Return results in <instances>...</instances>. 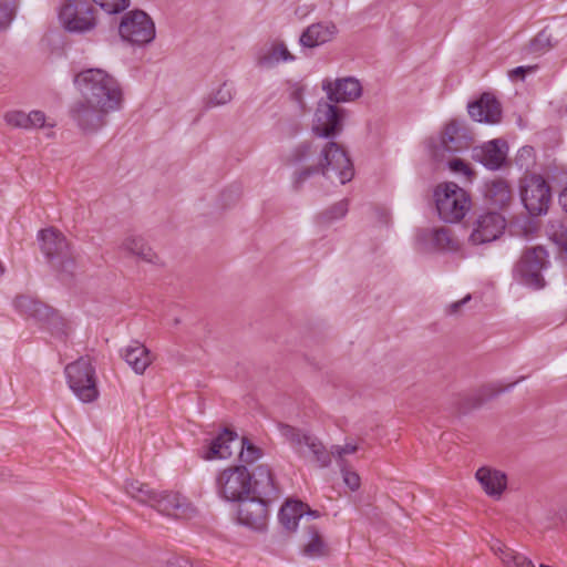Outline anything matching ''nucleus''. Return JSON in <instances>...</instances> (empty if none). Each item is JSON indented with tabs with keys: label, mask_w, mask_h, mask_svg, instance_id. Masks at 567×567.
<instances>
[{
	"label": "nucleus",
	"mask_w": 567,
	"mask_h": 567,
	"mask_svg": "<svg viewBox=\"0 0 567 567\" xmlns=\"http://www.w3.org/2000/svg\"><path fill=\"white\" fill-rule=\"evenodd\" d=\"M235 449L239 450V460L245 464H251L262 456V450L252 444L247 437H239L236 432L225 429L210 442L205 458H228L233 455Z\"/></svg>",
	"instance_id": "5"
},
{
	"label": "nucleus",
	"mask_w": 567,
	"mask_h": 567,
	"mask_svg": "<svg viewBox=\"0 0 567 567\" xmlns=\"http://www.w3.org/2000/svg\"><path fill=\"white\" fill-rule=\"evenodd\" d=\"M475 476L485 493L492 497L499 498L507 487V476L502 471L483 466L476 471Z\"/></svg>",
	"instance_id": "22"
},
{
	"label": "nucleus",
	"mask_w": 567,
	"mask_h": 567,
	"mask_svg": "<svg viewBox=\"0 0 567 567\" xmlns=\"http://www.w3.org/2000/svg\"><path fill=\"white\" fill-rule=\"evenodd\" d=\"M14 17V7L8 2L0 0V30H6Z\"/></svg>",
	"instance_id": "42"
},
{
	"label": "nucleus",
	"mask_w": 567,
	"mask_h": 567,
	"mask_svg": "<svg viewBox=\"0 0 567 567\" xmlns=\"http://www.w3.org/2000/svg\"><path fill=\"white\" fill-rule=\"evenodd\" d=\"M279 522L288 532L299 527L302 530L300 546L305 556L320 558L329 555V547L324 542L319 526L315 519L320 517L318 511H312L300 501H287L279 512Z\"/></svg>",
	"instance_id": "2"
},
{
	"label": "nucleus",
	"mask_w": 567,
	"mask_h": 567,
	"mask_svg": "<svg viewBox=\"0 0 567 567\" xmlns=\"http://www.w3.org/2000/svg\"><path fill=\"white\" fill-rule=\"evenodd\" d=\"M82 100L70 109V115L84 133H96L107 123V116L120 111L124 102L117 79L103 69H87L75 75Z\"/></svg>",
	"instance_id": "1"
},
{
	"label": "nucleus",
	"mask_w": 567,
	"mask_h": 567,
	"mask_svg": "<svg viewBox=\"0 0 567 567\" xmlns=\"http://www.w3.org/2000/svg\"><path fill=\"white\" fill-rule=\"evenodd\" d=\"M533 155V147L530 146H525L523 147L520 151H519V155H518V161H520L523 157L527 156V157H532Z\"/></svg>",
	"instance_id": "52"
},
{
	"label": "nucleus",
	"mask_w": 567,
	"mask_h": 567,
	"mask_svg": "<svg viewBox=\"0 0 567 567\" xmlns=\"http://www.w3.org/2000/svg\"><path fill=\"white\" fill-rule=\"evenodd\" d=\"M6 122L13 126L24 130L41 128L45 125V114L42 111H10L4 115Z\"/></svg>",
	"instance_id": "25"
},
{
	"label": "nucleus",
	"mask_w": 567,
	"mask_h": 567,
	"mask_svg": "<svg viewBox=\"0 0 567 567\" xmlns=\"http://www.w3.org/2000/svg\"><path fill=\"white\" fill-rule=\"evenodd\" d=\"M125 493L136 502L152 507L156 498L157 491L148 484L138 481H127L124 486Z\"/></svg>",
	"instance_id": "32"
},
{
	"label": "nucleus",
	"mask_w": 567,
	"mask_h": 567,
	"mask_svg": "<svg viewBox=\"0 0 567 567\" xmlns=\"http://www.w3.org/2000/svg\"><path fill=\"white\" fill-rule=\"evenodd\" d=\"M238 503V522L254 530H264L267 525L268 504L270 502L249 495Z\"/></svg>",
	"instance_id": "16"
},
{
	"label": "nucleus",
	"mask_w": 567,
	"mask_h": 567,
	"mask_svg": "<svg viewBox=\"0 0 567 567\" xmlns=\"http://www.w3.org/2000/svg\"><path fill=\"white\" fill-rule=\"evenodd\" d=\"M293 60L295 56L289 52L286 44L284 42H276L258 55L257 64L260 68L271 69L281 61L291 62Z\"/></svg>",
	"instance_id": "26"
},
{
	"label": "nucleus",
	"mask_w": 567,
	"mask_h": 567,
	"mask_svg": "<svg viewBox=\"0 0 567 567\" xmlns=\"http://www.w3.org/2000/svg\"><path fill=\"white\" fill-rule=\"evenodd\" d=\"M349 209V203L347 199H342L332 206H330L328 209L322 212L319 215V220L321 223H331L337 219L343 218Z\"/></svg>",
	"instance_id": "38"
},
{
	"label": "nucleus",
	"mask_w": 567,
	"mask_h": 567,
	"mask_svg": "<svg viewBox=\"0 0 567 567\" xmlns=\"http://www.w3.org/2000/svg\"><path fill=\"white\" fill-rule=\"evenodd\" d=\"M556 243L559 247V252L563 257L567 258V233L555 235Z\"/></svg>",
	"instance_id": "48"
},
{
	"label": "nucleus",
	"mask_w": 567,
	"mask_h": 567,
	"mask_svg": "<svg viewBox=\"0 0 567 567\" xmlns=\"http://www.w3.org/2000/svg\"><path fill=\"white\" fill-rule=\"evenodd\" d=\"M342 473L344 484L351 489L357 491L360 487V476L357 472L348 468L347 465L339 466Z\"/></svg>",
	"instance_id": "44"
},
{
	"label": "nucleus",
	"mask_w": 567,
	"mask_h": 567,
	"mask_svg": "<svg viewBox=\"0 0 567 567\" xmlns=\"http://www.w3.org/2000/svg\"><path fill=\"white\" fill-rule=\"evenodd\" d=\"M551 33L548 29L542 30L534 39L530 40L525 50L533 54H543L551 47Z\"/></svg>",
	"instance_id": "37"
},
{
	"label": "nucleus",
	"mask_w": 567,
	"mask_h": 567,
	"mask_svg": "<svg viewBox=\"0 0 567 567\" xmlns=\"http://www.w3.org/2000/svg\"><path fill=\"white\" fill-rule=\"evenodd\" d=\"M41 250L47 257L59 280L70 284L78 272V261L65 236L53 229H43L39 233Z\"/></svg>",
	"instance_id": "4"
},
{
	"label": "nucleus",
	"mask_w": 567,
	"mask_h": 567,
	"mask_svg": "<svg viewBox=\"0 0 567 567\" xmlns=\"http://www.w3.org/2000/svg\"><path fill=\"white\" fill-rule=\"evenodd\" d=\"M233 100V89L231 86L224 82L219 85L218 89L213 91L205 101V106L207 109L220 106L229 103Z\"/></svg>",
	"instance_id": "36"
},
{
	"label": "nucleus",
	"mask_w": 567,
	"mask_h": 567,
	"mask_svg": "<svg viewBox=\"0 0 567 567\" xmlns=\"http://www.w3.org/2000/svg\"><path fill=\"white\" fill-rule=\"evenodd\" d=\"M505 218L496 212H487L477 216L470 241L473 245H482L496 240L504 231Z\"/></svg>",
	"instance_id": "15"
},
{
	"label": "nucleus",
	"mask_w": 567,
	"mask_h": 567,
	"mask_svg": "<svg viewBox=\"0 0 567 567\" xmlns=\"http://www.w3.org/2000/svg\"><path fill=\"white\" fill-rule=\"evenodd\" d=\"M439 216L446 223L462 220L471 208L470 195L455 183H444L434 190Z\"/></svg>",
	"instance_id": "6"
},
{
	"label": "nucleus",
	"mask_w": 567,
	"mask_h": 567,
	"mask_svg": "<svg viewBox=\"0 0 567 567\" xmlns=\"http://www.w3.org/2000/svg\"><path fill=\"white\" fill-rule=\"evenodd\" d=\"M359 450L358 445L352 443H347L343 446L333 445L329 453H331V458L334 457L338 466L347 465V461L344 458L346 455L353 454Z\"/></svg>",
	"instance_id": "40"
},
{
	"label": "nucleus",
	"mask_w": 567,
	"mask_h": 567,
	"mask_svg": "<svg viewBox=\"0 0 567 567\" xmlns=\"http://www.w3.org/2000/svg\"><path fill=\"white\" fill-rule=\"evenodd\" d=\"M534 68L532 66H518L516 69H514L512 72H511V76L514 78V76H520L522 79H524L525 74L529 71H532Z\"/></svg>",
	"instance_id": "50"
},
{
	"label": "nucleus",
	"mask_w": 567,
	"mask_h": 567,
	"mask_svg": "<svg viewBox=\"0 0 567 567\" xmlns=\"http://www.w3.org/2000/svg\"><path fill=\"white\" fill-rule=\"evenodd\" d=\"M239 196H240V192L238 188H234V189L230 188V189L225 190L221 194V198L225 200V205L235 203L236 200H238Z\"/></svg>",
	"instance_id": "46"
},
{
	"label": "nucleus",
	"mask_w": 567,
	"mask_h": 567,
	"mask_svg": "<svg viewBox=\"0 0 567 567\" xmlns=\"http://www.w3.org/2000/svg\"><path fill=\"white\" fill-rule=\"evenodd\" d=\"M168 567H193V563L185 557H173L168 560Z\"/></svg>",
	"instance_id": "49"
},
{
	"label": "nucleus",
	"mask_w": 567,
	"mask_h": 567,
	"mask_svg": "<svg viewBox=\"0 0 567 567\" xmlns=\"http://www.w3.org/2000/svg\"><path fill=\"white\" fill-rule=\"evenodd\" d=\"M14 307L21 313L39 320L47 319L51 312L50 308L29 296H18L14 299Z\"/></svg>",
	"instance_id": "30"
},
{
	"label": "nucleus",
	"mask_w": 567,
	"mask_h": 567,
	"mask_svg": "<svg viewBox=\"0 0 567 567\" xmlns=\"http://www.w3.org/2000/svg\"><path fill=\"white\" fill-rule=\"evenodd\" d=\"M547 258L548 254L542 246L527 248L517 261L514 275L523 285L536 290L542 289L545 287L542 271L548 266Z\"/></svg>",
	"instance_id": "8"
},
{
	"label": "nucleus",
	"mask_w": 567,
	"mask_h": 567,
	"mask_svg": "<svg viewBox=\"0 0 567 567\" xmlns=\"http://www.w3.org/2000/svg\"><path fill=\"white\" fill-rule=\"evenodd\" d=\"M520 198L533 216H539L547 212L550 203V188L539 175H528L520 181Z\"/></svg>",
	"instance_id": "11"
},
{
	"label": "nucleus",
	"mask_w": 567,
	"mask_h": 567,
	"mask_svg": "<svg viewBox=\"0 0 567 567\" xmlns=\"http://www.w3.org/2000/svg\"><path fill=\"white\" fill-rule=\"evenodd\" d=\"M507 143L503 140H493L475 148L473 158L489 169H498L505 162Z\"/></svg>",
	"instance_id": "20"
},
{
	"label": "nucleus",
	"mask_w": 567,
	"mask_h": 567,
	"mask_svg": "<svg viewBox=\"0 0 567 567\" xmlns=\"http://www.w3.org/2000/svg\"><path fill=\"white\" fill-rule=\"evenodd\" d=\"M343 128V110L324 101L318 103L312 132L318 137L332 138Z\"/></svg>",
	"instance_id": "13"
},
{
	"label": "nucleus",
	"mask_w": 567,
	"mask_h": 567,
	"mask_svg": "<svg viewBox=\"0 0 567 567\" xmlns=\"http://www.w3.org/2000/svg\"><path fill=\"white\" fill-rule=\"evenodd\" d=\"M122 249L147 262H156L157 256L144 239L138 236H127L122 243Z\"/></svg>",
	"instance_id": "31"
},
{
	"label": "nucleus",
	"mask_w": 567,
	"mask_h": 567,
	"mask_svg": "<svg viewBox=\"0 0 567 567\" xmlns=\"http://www.w3.org/2000/svg\"><path fill=\"white\" fill-rule=\"evenodd\" d=\"M520 380H524V377H520V379H517V381L514 383L516 384L517 382H520Z\"/></svg>",
	"instance_id": "55"
},
{
	"label": "nucleus",
	"mask_w": 567,
	"mask_h": 567,
	"mask_svg": "<svg viewBox=\"0 0 567 567\" xmlns=\"http://www.w3.org/2000/svg\"><path fill=\"white\" fill-rule=\"evenodd\" d=\"M289 99L297 104L300 114L306 112V104L303 102V86L298 83L291 84L289 86Z\"/></svg>",
	"instance_id": "43"
},
{
	"label": "nucleus",
	"mask_w": 567,
	"mask_h": 567,
	"mask_svg": "<svg viewBox=\"0 0 567 567\" xmlns=\"http://www.w3.org/2000/svg\"><path fill=\"white\" fill-rule=\"evenodd\" d=\"M278 430L280 435L290 444L299 456H306L308 445L316 437V435L308 431H303L285 423H279Z\"/></svg>",
	"instance_id": "24"
},
{
	"label": "nucleus",
	"mask_w": 567,
	"mask_h": 567,
	"mask_svg": "<svg viewBox=\"0 0 567 567\" xmlns=\"http://www.w3.org/2000/svg\"><path fill=\"white\" fill-rule=\"evenodd\" d=\"M520 380H524V377H520V379H517V381L514 383L516 384L517 382H520Z\"/></svg>",
	"instance_id": "54"
},
{
	"label": "nucleus",
	"mask_w": 567,
	"mask_h": 567,
	"mask_svg": "<svg viewBox=\"0 0 567 567\" xmlns=\"http://www.w3.org/2000/svg\"><path fill=\"white\" fill-rule=\"evenodd\" d=\"M460 131H461V126H460L458 122L451 121L450 123H447L445 126V130L439 141V145L431 144V147L433 148L432 155L439 159L441 157L442 152L456 151L458 148V144H457L456 140L458 137Z\"/></svg>",
	"instance_id": "28"
},
{
	"label": "nucleus",
	"mask_w": 567,
	"mask_h": 567,
	"mask_svg": "<svg viewBox=\"0 0 567 567\" xmlns=\"http://www.w3.org/2000/svg\"><path fill=\"white\" fill-rule=\"evenodd\" d=\"M492 550L499 557L505 567H535L529 558L508 548L501 542L492 545Z\"/></svg>",
	"instance_id": "29"
},
{
	"label": "nucleus",
	"mask_w": 567,
	"mask_h": 567,
	"mask_svg": "<svg viewBox=\"0 0 567 567\" xmlns=\"http://www.w3.org/2000/svg\"><path fill=\"white\" fill-rule=\"evenodd\" d=\"M3 274V267L2 265L0 264V276Z\"/></svg>",
	"instance_id": "53"
},
{
	"label": "nucleus",
	"mask_w": 567,
	"mask_h": 567,
	"mask_svg": "<svg viewBox=\"0 0 567 567\" xmlns=\"http://www.w3.org/2000/svg\"><path fill=\"white\" fill-rule=\"evenodd\" d=\"M559 204L563 210L567 214V186L559 194Z\"/></svg>",
	"instance_id": "51"
},
{
	"label": "nucleus",
	"mask_w": 567,
	"mask_h": 567,
	"mask_svg": "<svg viewBox=\"0 0 567 567\" xmlns=\"http://www.w3.org/2000/svg\"><path fill=\"white\" fill-rule=\"evenodd\" d=\"M470 116L477 122L496 124L502 117L501 103L491 93H484L482 96L468 104Z\"/></svg>",
	"instance_id": "17"
},
{
	"label": "nucleus",
	"mask_w": 567,
	"mask_h": 567,
	"mask_svg": "<svg viewBox=\"0 0 567 567\" xmlns=\"http://www.w3.org/2000/svg\"><path fill=\"white\" fill-rule=\"evenodd\" d=\"M93 7L89 0H68L60 11V20L71 32H84L95 25Z\"/></svg>",
	"instance_id": "12"
},
{
	"label": "nucleus",
	"mask_w": 567,
	"mask_h": 567,
	"mask_svg": "<svg viewBox=\"0 0 567 567\" xmlns=\"http://www.w3.org/2000/svg\"><path fill=\"white\" fill-rule=\"evenodd\" d=\"M68 383L73 393L84 403L93 402L99 396L95 369L89 358L82 357L65 367Z\"/></svg>",
	"instance_id": "7"
},
{
	"label": "nucleus",
	"mask_w": 567,
	"mask_h": 567,
	"mask_svg": "<svg viewBox=\"0 0 567 567\" xmlns=\"http://www.w3.org/2000/svg\"><path fill=\"white\" fill-rule=\"evenodd\" d=\"M152 508L174 519H190L197 515L196 507L185 496L176 492H157Z\"/></svg>",
	"instance_id": "14"
},
{
	"label": "nucleus",
	"mask_w": 567,
	"mask_h": 567,
	"mask_svg": "<svg viewBox=\"0 0 567 567\" xmlns=\"http://www.w3.org/2000/svg\"><path fill=\"white\" fill-rule=\"evenodd\" d=\"M251 488L250 496L271 502L278 497V489L275 485L270 468L267 465H258L250 473Z\"/></svg>",
	"instance_id": "19"
},
{
	"label": "nucleus",
	"mask_w": 567,
	"mask_h": 567,
	"mask_svg": "<svg viewBox=\"0 0 567 567\" xmlns=\"http://www.w3.org/2000/svg\"><path fill=\"white\" fill-rule=\"evenodd\" d=\"M102 10L109 14H115L130 6V0H93Z\"/></svg>",
	"instance_id": "41"
},
{
	"label": "nucleus",
	"mask_w": 567,
	"mask_h": 567,
	"mask_svg": "<svg viewBox=\"0 0 567 567\" xmlns=\"http://www.w3.org/2000/svg\"><path fill=\"white\" fill-rule=\"evenodd\" d=\"M471 295H467L463 299L452 302L447 308V312L450 315H456L460 311V309L471 300Z\"/></svg>",
	"instance_id": "47"
},
{
	"label": "nucleus",
	"mask_w": 567,
	"mask_h": 567,
	"mask_svg": "<svg viewBox=\"0 0 567 567\" xmlns=\"http://www.w3.org/2000/svg\"><path fill=\"white\" fill-rule=\"evenodd\" d=\"M515 385V383H512L509 385H507L506 388H499V386H496L494 384H488V385H485L483 386L478 393L473 398V404H472V408H477L480 405H482L484 402L497 396L498 394L509 390L511 388H513Z\"/></svg>",
	"instance_id": "39"
},
{
	"label": "nucleus",
	"mask_w": 567,
	"mask_h": 567,
	"mask_svg": "<svg viewBox=\"0 0 567 567\" xmlns=\"http://www.w3.org/2000/svg\"><path fill=\"white\" fill-rule=\"evenodd\" d=\"M319 147V145H315L312 142H302L290 152L287 162L292 165L306 163Z\"/></svg>",
	"instance_id": "35"
},
{
	"label": "nucleus",
	"mask_w": 567,
	"mask_h": 567,
	"mask_svg": "<svg viewBox=\"0 0 567 567\" xmlns=\"http://www.w3.org/2000/svg\"><path fill=\"white\" fill-rule=\"evenodd\" d=\"M303 457L309 458L320 467H328L331 464V453H329L317 436L308 445L306 456Z\"/></svg>",
	"instance_id": "33"
},
{
	"label": "nucleus",
	"mask_w": 567,
	"mask_h": 567,
	"mask_svg": "<svg viewBox=\"0 0 567 567\" xmlns=\"http://www.w3.org/2000/svg\"><path fill=\"white\" fill-rule=\"evenodd\" d=\"M121 38L134 45H145L155 38V24L152 18L142 10L127 12L118 25Z\"/></svg>",
	"instance_id": "10"
},
{
	"label": "nucleus",
	"mask_w": 567,
	"mask_h": 567,
	"mask_svg": "<svg viewBox=\"0 0 567 567\" xmlns=\"http://www.w3.org/2000/svg\"><path fill=\"white\" fill-rule=\"evenodd\" d=\"M485 196L492 205L503 208L511 203L513 194L509 184L497 178L486 185Z\"/></svg>",
	"instance_id": "27"
},
{
	"label": "nucleus",
	"mask_w": 567,
	"mask_h": 567,
	"mask_svg": "<svg viewBox=\"0 0 567 567\" xmlns=\"http://www.w3.org/2000/svg\"><path fill=\"white\" fill-rule=\"evenodd\" d=\"M318 173H321L327 179L338 181L342 185L353 178V164L341 144L330 141L321 146L318 163L295 174V189H299L302 183Z\"/></svg>",
	"instance_id": "3"
},
{
	"label": "nucleus",
	"mask_w": 567,
	"mask_h": 567,
	"mask_svg": "<svg viewBox=\"0 0 567 567\" xmlns=\"http://www.w3.org/2000/svg\"><path fill=\"white\" fill-rule=\"evenodd\" d=\"M322 89L331 102L340 103L358 99L361 95L362 87L354 78H344L336 80L333 83L329 80L322 82Z\"/></svg>",
	"instance_id": "18"
},
{
	"label": "nucleus",
	"mask_w": 567,
	"mask_h": 567,
	"mask_svg": "<svg viewBox=\"0 0 567 567\" xmlns=\"http://www.w3.org/2000/svg\"><path fill=\"white\" fill-rule=\"evenodd\" d=\"M337 31L332 22L313 23L301 33L299 43L302 48L312 49L331 41Z\"/></svg>",
	"instance_id": "21"
},
{
	"label": "nucleus",
	"mask_w": 567,
	"mask_h": 567,
	"mask_svg": "<svg viewBox=\"0 0 567 567\" xmlns=\"http://www.w3.org/2000/svg\"><path fill=\"white\" fill-rule=\"evenodd\" d=\"M121 357L136 374H143L152 363L150 350L138 341H133L121 349Z\"/></svg>",
	"instance_id": "23"
},
{
	"label": "nucleus",
	"mask_w": 567,
	"mask_h": 567,
	"mask_svg": "<svg viewBox=\"0 0 567 567\" xmlns=\"http://www.w3.org/2000/svg\"><path fill=\"white\" fill-rule=\"evenodd\" d=\"M432 241L437 249L456 251L458 249V240L454 238L451 230L445 227L436 228L432 233Z\"/></svg>",
	"instance_id": "34"
},
{
	"label": "nucleus",
	"mask_w": 567,
	"mask_h": 567,
	"mask_svg": "<svg viewBox=\"0 0 567 567\" xmlns=\"http://www.w3.org/2000/svg\"><path fill=\"white\" fill-rule=\"evenodd\" d=\"M449 167L454 173L464 174L466 176L472 175L471 168L467 166V164L464 161H462L460 158L451 159L449 162Z\"/></svg>",
	"instance_id": "45"
},
{
	"label": "nucleus",
	"mask_w": 567,
	"mask_h": 567,
	"mask_svg": "<svg viewBox=\"0 0 567 567\" xmlns=\"http://www.w3.org/2000/svg\"><path fill=\"white\" fill-rule=\"evenodd\" d=\"M218 495L229 502H240L250 495L251 477L245 465L225 468L216 478Z\"/></svg>",
	"instance_id": "9"
}]
</instances>
